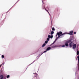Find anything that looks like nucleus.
<instances>
[{
	"mask_svg": "<svg viewBox=\"0 0 79 79\" xmlns=\"http://www.w3.org/2000/svg\"><path fill=\"white\" fill-rule=\"evenodd\" d=\"M68 44H69V47H70V48H71V47H73V44H74V43L70 41V40H68L65 42V46L68 47Z\"/></svg>",
	"mask_w": 79,
	"mask_h": 79,
	"instance_id": "nucleus-1",
	"label": "nucleus"
},
{
	"mask_svg": "<svg viewBox=\"0 0 79 79\" xmlns=\"http://www.w3.org/2000/svg\"><path fill=\"white\" fill-rule=\"evenodd\" d=\"M70 33H64V34H62V32L61 31H60V32L59 33H57V35H64V34H69V35H72V34H73V31H70L69 32Z\"/></svg>",
	"mask_w": 79,
	"mask_h": 79,
	"instance_id": "nucleus-2",
	"label": "nucleus"
},
{
	"mask_svg": "<svg viewBox=\"0 0 79 79\" xmlns=\"http://www.w3.org/2000/svg\"><path fill=\"white\" fill-rule=\"evenodd\" d=\"M53 35H52L51 36L50 35H48V38L47 39V40H48V41H49V40H50V38H51V39H52L53 38Z\"/></svg>",
	"mask_w": 79,
	"mask_h": 79,
	"instance_id": "nucleus-3",
	"label": "nucleus"
},
{
	"mask_svg": "<svg viewBox=\"0 0 79 79\" xmlns=\"http://www.w3.org/2000/svg\"><path fill=\"white\" fill-rule=\"evenodd\" d=\"M55 47H56V46H52V48H50V47H49L47 49V51H48V50H50L51 48H55Z\"/></svg>",
	"mask_w": 79,
	"mask_h": 79,
	"instance_id": "nucleus-4",
	"label": "nucleus"
},
{
	"mask_svg": "<svg viewBox=\"0 0 79 79\" xmlns=\"http://www.w3.org/2000/svg\"><path fill=\"white\" fill-rule=\"evenodd\" d=\"M77 46V45H76V44H74L73 43V49H75L76 48V47Z\"/></svg>",
	"mask_w": 79,
	"mask_h": 79,
	"instance_id": "nucleus-5",
	"label": "nucleus"
},
{
	"mask_svg": "<svg viewBox=\"0 0 79 79\" xmlns=\"http://www.w3.org/2000/svg\"><path fill=\"white\" fill-rule=\"evenodd\" d=\"M60 37V36H59L57 38H56L55 41H54V42H53V43H52V44H54V43H55V42H56V40L58 39H59Z\"/></svg>",
	"mask_w": 79,
	"mask_h": 79,
	"instance_id": "nucleus-6",
	"label": "nucleus"
},
{
	"mask_svg": "<svg viewBox=\"0 0 79 79\" xmlns=\"http://www.w3.org/2000/svg\"><path fill=\"white\" fill-rule=\"evenodd\" d=\"M0 79H3V75L0 76Z\"/></svg>",
	"mask_w": 79,
	"mask_h": 79,
	"instance_id": "nucleus-7",
	"label": "nucleus"
},
{
	"mask_svg": "<svg viewBox=\"0 0 79 79\" xmlns=\"http://www.w3.org/2000/svg\"><path fill=\"white\" fill-rule=\"evenodd\" d=\"M77 58L78 59V63H79V56H77Z\"/></svg>",
	"mask_w": 79,
	"mask_h": 79,
	"instance_id": "nucleus-8",
	"label": "nucleus"
},
{
	"mask_svg": "<svg viewBox=\"0 0 79 79\" xmlns=\"http://www.w3.org/2000/svg\"><path fill=\"white\" fill-rule=\"evenodd\" d=\"M53 33H54V32H53V31H52L51 33V35H52V34H53Z\"/></svg>",
	"mask_w": 79,
	"mask_h": 79,
	"instance_id": "nucleus-9",
	"label": "nucleus"
},
{
	"mask_svg": "<svg viewBox=\"0 0 79 79\" xmlns=\"http://www.w3.org/2000/svg\"><path fill=\"white\" fill-rule=\"evenodd\" d=\"M79 51H77V55H79Z\"/></svg>",
	"mask_w": 79,
	"mask_h": 79,
	"instance_id": "nucleus-10",
	"label": "nucleus"
},
{
	"mask_svg": "<svg viewBox=\"0 0 79 79\" xmlns=\"http://www.w3.org/2000/svg\"><path fill=\"white\" fill-rule=\"evenodd\" d=\"M9 77H10V75H7V76H6V78H9Z\"/></svg>",
	"mask_w": 79,
	"mask_h": 79,
	"instance_id": "nucleus-11",
	"label": "nucleus"
},
{
	"mask_svg": "<svg viewBox=\"0 0 79 79\" xmlns=\"http://www.w3.org/2000/svg\"><path fill=\"white\" fill-rule=\"evenodd\" d=\"M45 44H44L43 45H42V47H44V46H45Z\"/></svg>",
	"mask_w": 79,
	"mask_h": 79,
	"instance_id": "nucleus-12",
	"label": "nucleus"
},
{
	"mask_svg": "<svg viewBox=\"0 0 79 79\" xmlns=\"http://www.w3.org/2000/svg\"><path fill=\"white\" fill-rule=\"evenodd\" d=\"M2 58H4V56H3V55H2Z\"/></svg>",
	"mask_w": 79,
	"mask_h": 79,
	"instance_id": "nucleus-13",
	"label": "nucleus"
},
{
	"mask_svg": "<svg viewBox=\"0 0 79 79\" xmlns=\"http://www.w3.org/2000/svg\"><path fill=\"white\" fill-rule=\"evenodd\" d=\"M52 30L53 31H55V28H54V27H53L52 29Z\"/></svg>",
	"mask_w": 79,
	"mask_h": 79,
	"instance_id": "nucleus-14",
	"label": "nucleus"
},
{
	"mask_svg": "<svg viewBox=\"0 0 79 79\" xmlns=\"http://www.w3.org/2000/svg\"><path fill=\"white\" fill-rule=\"evenodd\" d=\"M45 44H47V43H48V41H46L45 42Z\"/></svg>",
	"mask_w": 79,
	"mask_h": 79,
	"instance_id": "nucleus-15",
	"label": "nucleus"
},
{
	"mask_svg": "<svg viewBox=\"0 0 79 79\" xmlns=\"http://www.w3.org/2000/svg\"><path fill=\"white\" fill-rule=\"evenodd\" d=\"M47 51H45L44 52V53H45V52H47Z\"/></svg>",
	"mask_w": 79,
	"mask_h": 79,
	"instance_id": "nucleus-16",
	"label": "nucleus"
},
{
	"mask_svg": "<svg viewBox=\"0 0 79 79\" xmlns=\"http://www.w3.org/2000/svg\"><path fill=\"white\" fill-rule=\"evenodd\" d=\"M62 47H65V45H64L62 46Z\"/></svg>",
	"mask_w": 79,
	"mask_h": 79,
	"instance_id": "nucleus-17",
	"label": "nucleus"
},
{
	"mask_svg": "<svg viewBox=\"0 0 79 79\" xmlns=\"http://www.w3.org/2000/svg\"><path fill=\"white\" fill-rule=\"evenodd\" d=\"M74 34H76V32H74Z\"/></svg>",
	"mask_w": 79,
	"mask_h": 79,
	"instance_id": "nucleus-18",
	"label": "nucleus"
},
{
	"mask_svg": "<svg viewBox=\"0 0 79 79\" xmlns=\"http://www.w3.org/2000/svg\"><path fill=\"white\" fill-rule=\"evenodd\" d=\"M46 11H48V13H49V12H48V11L47 10H46Z\"/></svg>",
	"mask_w": 79,
	"mask_h": 79,
	"instance_id": "nucleus-19",
	"label": "nucleus"
}]
</instances>
